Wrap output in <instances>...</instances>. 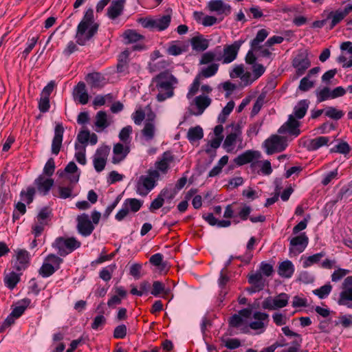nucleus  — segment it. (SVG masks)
I'll return each mask as SVG.
<instances>
[{
    "mask_svg": "<svg viewBox=\"0 0 352 352\" xmlns=\"http://www.w3.org/2000/svg\"><path fill=\"white\" fill-rule=\"evenodd\" d=\"M231 126L233 129V131L226 136L223 144V148L226 149L228 152H230L234 149L233 146L238 139L241 141V126L239 124H232Z\"/></svg>",
    "mask_w": 352,
    "mask_h": 352,
    "instance_id": "obj_13",
    "label": "nucleus"
},
{
    "mask_svg": "<svg viewBox=\"0 0 352 352\" xmlns=\"http://www.w3.org/2000/svg\"><path fill=\"white\" fill-rule=\"evenodd\" d=\"M294 273V266L291 261L286 260L279 263L278 274L280 276L289 278Z\"/></svg>",
    "mask_w": 352,
    "mask_h": 352,
    "instance_id": "obj_23",
    "label": "nucleus"
},
{
    "mask_svg": "<svg viewBox=\"0 0 352 352\" xmlns=\"http://www.w3.org/2000/svg\"><path fill=\"white\" fill-rule=\"evenodd\" d=\"M99 24L95 21L94 10L89 8L77 25L75 34L76 43L81 46L86 45L97 34Z\"/></svg>",
    "mask_w": 352,
    "mask_h": 352,
    "instance_id": "obj_1",
    "label": "nucleus"
},
{
    "mask_svg": "<svg viewBox=\"0 0 352 352\" xmlns=\"http://www.w3.org/2000/svg\"><path fill=\"white\" fill-rule=\"evenodd\" d=\"M317 100L321 102L331 98V90L329 87H325L316 93Z\"/></svg>",
    "mask_w": 352,
    "mask_h": 352,
    "instance_id": "obj_56",
    "label": "nucleus"
},
{
    "mask_svg": "<svg viewBox=\"0 0 352 352\" xmlns=\"http://www.w3.org/2000/svg\"><path fill=\"white\" fill-rule=\"evenodd\" d=\"M190 44L192 45V50L196 52H204L206 50L209 46L208 40L204 38L203 36L198 35L192 37L190 39Z\"/></svg>",
    "mask_w": 352,
    "mask_h": 352,
    "instance_id": "obj_26",
    "label": "nucleus"
},
{
    "mask_svg": "<svg viewBox=\"0 0 352 352\" xmlns=\"http://www.w3.org/2000/svg\"><path fill=\"white\" fill-rule=\"evenodd\" d=\"M345 300H352V287L345 289L340 294L338 304H346Z\"/></svg>",
    "mask_w": 352,
    "mask_h": 352,
    "instance_id": "obj_55",
    "label": "nucleus"
},
{
    "mask_svg": "<svg viewBox=\"0 0 352 352\" xmlns=\"http://www.w3.org/2000/svg\"><path fill=\"white\" fill-rule=\"evenodd\" d=\"M245 42L243 39L235 41L231 45H226L223 47V64H228L234 61L236 57L238 52Z\"/></svg>",
    "mask_w": 352,
    "mask_h": 352,
    "instance_id": "obj_10",
    "label": "nucleus"
},
{
    "mask_svg": "<svg viewBox=\"0 0 352 352\" xmlns=\"http://www.w3.org/2000/svg\"><path fill=\"white\" fill-rule=\"evenodd\" d=\"M204 137V131L200 126L191 127L188 129L187 138L190 142L198 141Z\"/></svg>",
    "mask_w": 352,
    "mask_h": 352,
    "instance_id": "obj_33",
    "label": "nucleus"
},
{
    "mask_svg": "<svg viewBox=\"0 0 352 352\" xmlns=\"http://www.w3.org/2000/svg\"><path fill=\"white\" fill-rule=\"evenodd\" d=\"M110 149V147L108 146H102L96 150L94 157L107 160Z\"/></svg>",
    "mask_w": 352,
    "mask_h": 352,
    "instance_id": "obj_54",
    "label": "nucleus"
},
{
    "mask_svg": "<svg viewBox=\"0 0 352 352\" xmlns=\"http://www.w3.org/2000/svg\"><path fill=\"white\" fill-rule=\"evenodd\" d=\"M208 8L210 12L225 16L229 15L232 10L231 6L224 3L223 0H210L208 3Z\"/></svg>",
    "mask_w": 352,
    "mask_h": 352,
    "instance_id": "obj_17",
    "label": "nucleus"
},
{
    "mask_svg": "<svg viewBox=\"0 0 352 352\" xmlns=\"http://www.w3.org/2000/svg\"><path fill=\"white\" fill-rule=\"evenodd\" d=\"M219 69V64L211 63L206 67H203L197 76H199V78H210L214 76Z\"/></svg>",
    "mask_w": 352,
    "mask_h": 352,
    "instance_id": "obj_34",
    "label": "nucleus"
},
{
    "mask_svg": "<svg viewBox=\"0 0 352 352\" xmlns=\"http://www.w3.org/2000/svg\"><path fill=\"white\" fill-rule=\"evenodd\" d=\"M214 55L213 54V52L212 51H208L206 53H204L201 58L199 60V65H207L209 63H213L212 62L214 61Z\"/></svg>",
    "mask_w": 352,
    "mask_h": 352,
    "instance_id": "obj_60",
    "label": "nucleus"
},
{
    "mask_svg": "<svg viewBox=\"0 0 352 352\" xmlns=\"http://www.w3.org/2000/svg\"><path fill=\"white\" fill-rule=\"evenodd\" d=\"M77 221V230L82 236H88L92 233L94 226L87 214H82L78 216Z\"/></svg>",
    "mask_w": 352,
    "mask_h": 352,
    "instance_id": "obj_14",
    "label": "nucleus"
},
{
    "mask_svg": "<svg viewBox=\"0 0 352 352\" xmlns=\"http://www.w3.org/2000/svg\"><path fill=\"white\" fill-rule=\"evenodd\" d=\"M309 101L307 100H301L294 108V117L296 119H302L305 116L309 108Z\"/></svg>",
    "mask_w": 352,
    "mask_h": 352,
    "instance_id": "obj_28",
    "label": "nucleus"
},
{
    "mask_svg": "<svg viewBox=\"0 0 352 352\" xmlns=\"http://www.w3.org/2000/svg\"><path fill=\"white\" fill-rule=\"evenodd\" d=\"M351 12H352V4L347 5L343 10L338 9L329 12L327 15V19L331 20L329 29L332 30L336 25L340 23Z\"/></svg>",
    "mask_w": 352,
    "mask_h": 352,
    "instance_id": "obj_9",
    "label": "nucleus"
},
{
    "mask_svg": "<svg viewBox=\"0 0 352 352\" xmlns=\"http://www.w3.org/2000/svg\"><path fill=\"white\" fill-rule=\"evenodd\" d=\"M130 152V147L129 144H123L122 143H116L113 148V156L112 157L111 162L114 164H118L123 161Z\"/></svg>",
    "mask_w": 352,
    "mask_h": 352,
    "instance_id": "obj_16",
    "label": "nucleus"
},
{
    "mask_svg": "<svg viewBox=\"0 0 352 352\" xmlns=\"http://www.w3.org/2000/svg\"><path fill=\"white\" fill-rule=\"evenodd\" d=\"M125 0H113L108 8V16L110 19H115L119 16L123 10Z\"/></svg>",
    "mask_w": 352,
    "mask_h": 352,
    "instance_id": "obj_24",
    "label": "nucleus"
},
{
    "mask_svg": "<svg viewBox=\"0 0 352 352\" xmlns=\"http://www.w3.org/2000/svg\"><path fill=\"white\" fill-rule=\"evenodd\" d=\"M268 36V32L265 29L258 31L256 37L251 41L250 45L252 50L261 49L260 43H262Z\"/></svg>",
    "mask_w": 352,
    "mask_h": 352,
    "instance_id": "obj_36",
    "label": "nucleus"
},
{
    "mask_svg": "<svg viewBox=\"0 0 352 352\" xmlns=\"http://www.w3.org/2000/svg\"><path fill=\"white\" fill-rule=\"evenodd\" d=\"M309 243V239L305 232L292 238L289 241V252L300 254L302 252Z\"/></svg>",
    "mask_w": 352,
    "mask_h": 352,
    "instance_id": "obj_11",
    "label": "nucleus"
},
{
    "mask_svg": "<svg viewBox=\"0 0 352 352\" xmlns=\"http://www.w3.org/2000/svg\"><path fill=\"white\" fill-rule=\"evenodd\" d=\"M263 122H256L249 125V128L247 131V135L248 137H252L256 135L262 126Z\"/></svg>",
    "mask_w": 352,
    "mask_h": 352,
    "instance_id": "obj_63",
    "label": "nucleus"
},
{
    "mask_svg": "<svg viewBox=\"0 0 352 352\" xmlns=\"http://www.w3.org/2000/svg\"><path fill=\"white\" fill-rule=\"evenodd\" d=\"M55 170V163L53 158L50 157L47 162H46L44 168H43V174L47 176H52L54 174Z\"/></svg>",
    "mask_w": 352,
    "mask_h": 352,
    "instance_id": "obj_59",
    "label": "nucleus"
},
{
    "mask_svg": "<svg viewBox=\"0 0 352 352\" xmlns=\"http://www.w3.org/2000/svg\"><path fill=\"white\" fill-rule=\"evenodd\" d=\"M155 30L163 31L166 30L170 25L171 16L170 15H164L162 17L155 19Z\"/></svg>",
    "mask_w": 352,
    "mask_h": 352,
    "instance_id": "obj_39",
    "label": "nucleus"
},
{
    "mask_svg": "<svg viewBox=\"0 0 352 352\" xmlns=\"http://www.w3.org/2000/svg\"><path fill=\"white\" fill-rule=\"evenodd\" d=\"M261 153L258 151L247 150L243 153L238 155L234 159L236 165L241 166L246 164L252 163L254 160L261 159Z\"/></svg>",
    "mask_w": 352,
    "mask_h": 352,
    "instance_id": "obj_15",
    "label": "nucleus"
},
{
    "mask_svg": "<svg viewBox=\"0 0 352 352\" xmlns=\"http://www.w3.org/2000/svg\"><path fill=\"white\" fill-rule=\"evenodd\" d=\"M45 261L51 262L52 263L44 262L39 269L38 273L43 278L52 276L60 268V265L63 261L61 258L54 254H49Z\"/></svg>",
    "mask_w": 352,
    "mask_h": 352,
    "instance_id": "obj_6",
    "label": "nucleus"
},
{
    "mask_svg": "<svg viewBox=\"0 0 352 352\" xmlns=\"http://www.w3.org/2000/svg\"><path fill=\"white\" fill-rule=\"evenodd\" d=\"M153 83L158 91L156 96L158 102H163L174 95V85L177 83L176 78L168 72H161L153 78Z\"/></svg>",
    "mask_w": 352,
    "mask_h": 352,
    "instance_id": "obj_2",
    "label": "nucleus"
},
{
    "mask_svg": "<svg viewBox=\"0 0 352 352\" xmlns=\"http://www.w3.org/2000/svg\"><path fill=\"white\" fill-rule=\"evenodd\" d=\"M122 36L124 40L125 44L136 43V42L144 38V36L143 35L138 33L134 30H130V29L126 30L123 33Z\"/></svg>",
    "mask_w": 352,
    "mask_h": 352,
    "instance_id": "obj_32",
    "label": "nucleus"
},
{
    "mask_svg": "<svg viewBox=\"0 0 352 352\" xmlns=\"http://www.w3.org/2000/svg\"><path fill=\"white\" fill-rule=\"evenodd\" d=\"M325 256L324 252H321L314 255L306 257L303 261L302 266L304 268L309 267L315 263H318L320 259Z\"/></svg>",
    "mask_w": 352,
    "mask_h": 352,
    "instance_id": "obj_42",
    "label": "nucleus"
},
{
    "mask_svg": "<svg viewBox=\"0 0 352 352\" xmlns=\"http://www.w3.org/2000/svg\"><path fill=\"white\" fill-rule=\"evenodd\" d=\"M116 295H113L107 302V305L111 308H115L117 305H120L122 299L126 296V291L122 287H116Z\"/></svg>",
    "mask_w": 352,
    "mask_h": 352,
    "instance_id": "obj_25",
    "label": "nucleus"
},
{
    "mask_svg": "<svg viewBox=\"0 0 352 352\" xmlns=\"http://www.w3.org/2000/svg\"><path fill=\"white\" fill-rule=\"evenodd\" d=\"M38 36H33L32 38H29L27 43V47L22 52V57L23 58H26L30 52L33 50V48L35 47L38 40Z\"/></svg>",
    "mask_w": 352,
    "mask_h": 352,
    "instance_id": "obj_52",
    "label": "nucleus"
},
{
    "mask_svg": "<svg viewBox=\"0 0 352 352\" xmlns=\"http://www.w3.org/2000/svg\"><path fill=\"white\" fill-rule=\"evenodd\" d=\"M143 136L146 140H151L155 135V126L153 122L151 121H146L144 127L142 131Z\"/></svg>",
    "mask_w": 352,
    "mask_h": 352,
    "instance_id": "obj_44",
    "label": "nucleus"
},
{
    "mask_svg": "<svg viewBox=\"0 0 352 352\" xmlns=\"http://www.w3.org/2000/svg\"><path fill=\"white\" fill-rule=\"evenodd\" d=\"M248 283L252 285H255L258 289H264L265 286V279L263 277L261 272H256L248 275Z\"/></svg>",
    "mask_w": 352,
    "mask_h": 352,
    "instance_id": "obj_30",
    "label": "nucleus"
},
{
    "mask_svg": "<svg viewBox=\"0 0 352 352\" xmlns=\"http://www.w3.org/2000/svg\"><path fill=\"white\" fill-rule=\"evenodd\" d=\"M331 289L332 286L329 283L316 289H314L313 291V293L316 296H317L320 299H324L329 295V294L331 292Z\"/></svg>",
    "mask_w": 352,
    "mask_h": 352,
    "instance_id": "obj_45",
    "label": "nucleus"
},
{
    "mask_svg": "<svg viewBox=\"0 0 352 352\" xmlns=\"http://www.w3.org/2000/svg\"><path fill=\"white\" fill-rule=\"evenodd\" d=\"M103 78L98 72L89 73L86 76V80L92 88L100 87L101 81Z\"/></svg>",
    "mask_w": 352,
    "mask_h": 352,
    "instance_id": "obj_37",
    "label": "nucleus"
},
{
    "mask_svg": "<svg viewBox=\"0 0 352 352\" xmlns=\"http://www.w3.org/2000/svg\"><path fill=\"white\" fill-rule=\"evenodd\" d=\"M160 173L158 170H149L148 175H142L136 185V192L140 195L146 196L155 186Z\"/></svg>",
    "mask_w": 352,
    "mask_h": 352,
    "instance_id": "obj_4",
    "label": "nucleus"
},
{
    "mask_svg": "<svg viewBox=\"0 0 352 352\" xmlns=\"http://www.w3.org/2000/svg\"><path fill=\"white\" fill-rule=\"evenodd\" d=\"M132 131L133 129L130 125L122 128L118 135L120 140L122 141L124 144H129L131 140V135Z\"/></svg>",
    "mask_w": 352,
    "mask_h": 352,
    "instance_id": "obj_43",
    "label": "nucleus"
},
{
    "mask_svg": "<svg viewBox=\"0 0 352 352\" xmlns=\"http://www.w3.org/2000/svg\"><path fill=\"white\" fill-rule=\"evenodd\" d=\"M64 128L61 124L56 125L54 129V135L52 143V153L57 155L61 148L63 138Z\"/></svg>",
    "mask_w": 352,
    "mask_h": 352,
    "instance_id": "obj_18",
    "label": "nucleus"
},
{
    "mask_svg": "<svg viewBox=\"0 0 352 352\" xmlns=\"http://www.w3.org/2000/svg\"><path fill=\"white\" fill-rule=\"evenodd\" d=\"M223 139V137H216L212 140L208 144V146L210 147L206 148V153L208 154H211L212 152V148L216 149L220 146Z\"/></svg>",
    "mask_w": 352,
    "mask_h": 352,
    "instance_id": "obj_57",
    "label": "nucleus"
},
{
    "mask_svg": "<svg viewBox=\"0 0 352 352\" xmlns=\"http://www.w3.org/2000/svg\"><path fill=\"white\" fill-rule=\"evenodd\" d=\"M95 125L102 129L107 128L109 125L107 121V115L105 111H100L97 113Z\"/></svg>",
    "mask_w": 352,
    "mask_h": 352,
    "instance_id": "obj_41",
    "label": "nucleus"
},
{
    "mask_svg": "<svg viewBox=\"0 0 352 352\" xmlns=\"http://www.w3.org/2000/svg\"><path fill=\"white\" fill-rule=\"evenodd\" d=\"M165 289V285L160 281L156 280L153 283V289L151 294L154 296H158Z\"/></svg>",
    "mask_w": 352,
    "mask_h": 352,
    "instance_id": "obj_61",
    "label": "nucleus"
},
{
    "mask_svg": "<svg viewBox=\"0 0 352 352\" xmlns=\"http://www.w3.org/2000/svg\"><path fill=\"white\" fill-rule=\"evenodd\" d=\"M20 274L12 272L5 276L4 283L10 289H13L20 281Z\"/></svg>",
    "mask_w": 352,
    "mask_h": 352,
    "instance_id": "obj_35",
    "label": "nucleus"
},
{
    "mask_svg": "<svg viewBox=\"0 0 352 352\" xmlns=\"http://www.w3.org/2000/svg\"><path fill=\"white\" fill-rule=\"evenodd\" d=\"M16 253V261L14 263V268L17 271H21L26 269L29 265L30 254L25 250H17Z\"/></svg>",
    "mask_w": 352,
    "mask_h": 352,
    "instance_id": "obj_19",
    "label": "nucleus"
},
{
    "mask_svg": "<svg viewBox=\"0 0 352 352\" xmlns=\"http://www.w3.org/2000/svg\"><path fill=\"white\" fill-rule=\"evenodd\" d=\"M286 140L285 138L273 135L270 138L267 139L264 145L266 148V153L268 155L273 154L276 151H282L286 147Z\"/></svg>",
    "mask_w": 352,
    "mask_h": 352,
    "instance_id": "obj_8",
    "label": "nucleus"
},
{
    "mask_svg": "<svg viewBox=\"0 0 352 352\" xmlns=\"http://www.w3.org/2000/svg\"><path fill=\"white\" fill-rule=\"evenodd\" d=\"M200 78L199 76H196L192 83L191 84L188 92L187 94V98L190 99L199 90L200 86Z\"/></svg>",
    "mask_w": 352,
    "mask_h": 352,
    "instance_id": "obj_53",
    "label": "nucleus"
},
{
    "mask_svg": "<svg viewBox=\"0 0 352 352\" xmlns=\"http://www.w3.org/2000/svg\"><path fill=\"white\" fill-rule=\"evenodd\" d=\"M35 189L34 187L29 186L27 188V191L22 190L20 193V196L22 200L25 201L28 204H30L33 201L34 195L35 194Z\"/></svg>",
    "mask_w": 352,
    "mask_h": 352,
    "instance_id": "obj_49",
    "label": "nucleus"
},
{
    "mask_svg": "<svg viewBox=\"0 0 352 352\" xmlns=\"http://www.w3.org/2000/svg\"><path fill=\"white\" fill-rule=\"evenodd\" d=\"M299 126L300 122L298 119L295 118L293 115H289L287 121L279 128L278 132L280 134L287 133L297 137L300 133Z\"/></svg>",
    "mask_w": 352,
    "mask_h": 352,
    "instance_id": "obj_12",
    "label": "nucleus"
},
{
    "mask_svg": "<svg viewBox=\"0 0 352 352\" xmlns=\"http://www.w3.org/2000/svg\"><path fill=\"white\" fill-rule=\"evenodd\" d=\"M309 76H305L302 78L300 81L298 86V88L300 90L302 91H307L309 89H310L311 87H314V83L313 81L309 80Z\"/></svg>",
    "mask_w": 352,
    "mask_h": 352,
    "instance_id": "obj_58",
    "label": "nucleus"
},
{
    "mask_svg": "<svg viewBox=\"0 0 352 352\" xmlns=\"http://www.w3.org/2000/svg\"><path fill=\"white\" fill-rule=\"evenodd\" d=\"M51 214V210L47 207L43 208L38 212L36 218L37 221L41 222L47 225L48 221L50 220V216Z\"/></svg>",
    "mask_w": 352,
    "mask_h": 352,
    "instance_id": "obj_50",
    "label": "nucleus"
},
{
    "mask_svg": "<svg viewBox=\"0 0 352 352\" xmlns=\"http://www.w3.org/2000/svg\"><path fill=\"white\" fill-rule=\"evenodd\" d=\"M129 52L127 50L122 52L118 57V63L117 64V71L123 72L127 67Z\"/></svg>",
    "mask_w": 352,
    "mask_h": 352,
    "instance_id": "obj_38",
    "label": "nucleus"
},
{
    "mask_svg": "<svg viewBox=\"0 0 352 352\" xmlns=\"http://www.w3.org/2000/svg\"><path fill=\"white\" fill-rule=\"evenodd\" d=\"M24 305L15 307L11 311L12 316H14L16 319L23 315L27 307L30 303V300L28 298L23 299Z\"/></svg>",
    "mask_w": 352,
    "mask_h": 352,
    "instance_id": "obj_51",
    "label": "nucleus"
},
{
    "mask_svg": "<svg viewBox=\"0 0 352 352\" xmlns=\"http://www.w3.org/2000/svg\"><path fill=\"white\" fill-rule=\"evenodd\" d=\"M116 268V264L104 267L99 273V277L104 281H109L112 277V273Z\"/></svg>",
    "mask_w": 352,
    "mask_h": 352,
    "instance_id": "obj_48",
    "label": "nucleus"
},
{
    "mask_svg": "<svg viewBox=\"0 0 352 352\" xmlns=\"http://www.w3.org/2000/svg\"><path fill=\"white\" fill-rule=\"evenodd\" d=\"M124 205L128 208L129 211L131 210L133 212H136L141 208L142 201L135 198H129L125 199Z\"/></svg>",
    "mask_w": 352,
    "mask_h": 352,
    "instance_id": "obj_40",
    "label": "nucleus"
},
{
    "mask_svg": "<svg viewBox=\"0 0 352 352\" xmlns=\"http://www.w3.org/2000/svg\"><path fill=\"white\" fill-rule=\"evenodd\" d=\"M335 152L346 155L351 151V147L346 142H341L337 144L333 150Z\"/></svg>",
    "mask_w": 352,
    "mask_h": 352,
    "instance_id": "obj_64",
    "label": "nucleus"
},
{
    "mask_svg": "<svg viewBox=\"0 0 352 352\" xmlns=\"http://www.w3.org/2000/svg\"><path fill=\"white\" fill-rule=\"evenodd\" d=\"M292 64L293 67L296 69V78L302 76L311 66L308 50L300 49L293 58Z\"/></svg>",
    "mask_w": 352,
    "mask_h": 352,
    "instance_id": "obj_5",
    "label": "nucleus"
},
{
    "mask_svg": "<svg viewBox=\"0 0 352 352\" xmlns=\"http://www.w3.org/2000/svg\"><path fill=\"white\" fill-rule=\"evenodd\" d=\"M81 245L80 241L74 237L59 236L56 239L52 244L54 248L60 256H65L79 248Z\"/></svg>",
    "mask_w": 352,
    "mask_h": 352,
    "instance_id": "obj_3",
    "label": "nucleus"
},
{
    "mask_svg": "<svg viewBox=\"0 0 352 352\" xmlns=\"http://www.w3.org/2000/svg\"><path fill=\"white\" fill-rule=\"evenodd\" d=\"M253 318L255 319V321L251 322L249 324V327L250 329L253 330H258L261 329L265 328V323L269 321V315L266 313H263L260 311H256L253 314Z\"/></svg>",
    "mask_w": 352,
    "mask_h": 352,
    "instance_id": "obj_22",
    "label": "nucleus"
},
{
    "mask_svg": "<svg viewBox=\"0 0 352 352\" xmlns=\"http://www.w3.org/2000/svg\"><path fill=\"white\" fill-rule=\"evenodd\" d=\"M211 99L206 96L200 95L195 98V103L198 109V112L195 113L196 116L202 114L204 110L211 104Z\"/></svg>",
    "mask_w": 352,
    "mask_h": 352,
    "instance_id": "obj_29",
    "label": "nucleus"
},
{
    "mask_svg": "<svg viewBox=\"0 0 352 352\" xmlns=\"http://www.w3.org/2000/svg\"><path fill=\"white\" fill-rule=\"evenodd\" d=\"M126 327L125 324H120L117 326L113 331V337L116 339H122L126 335Z\"/></svg>",
    "mask_w": 352,
    "mask_h": 352,
    "instance_id": "obj_62",
    "label": "nucleus"
},
{
    "mask_svg": "<svg viewBox=\"0 0 352 352\" xmlns=\"http://www.w3.org/2000/svg\"><path fill=\"white\" fill-rule=\"evenodd\" d=\"M344 114V113L342 111L338 110L333 107H329L325 111L326 116L336 120L341 119L343 117Z\"/></svg>",
    "mask_w": 352,
    "mask_h": 352,
    "instance_id": "obj_47",
    "label": "nucleus"
},
{
    "mask_svg": "<svg viewBox=\"0 0 352 352\" xmlns=\"http://www.w3.org/2000/svg\"><path fill=\"white\" fill-rule=\"evenodd\" d=\"M34 184L36 186L37 190L40 193L46 195L54 185V179L45 178L41 175L35 179Z\"/></svg>",
    "mask_w": 352,
    "mask_h": 352,
    "instance_id": "obj_20",
    "label": "nucleus"
},
{
    "mask_svg": "<svg viewBox=\"0 0 352 352\" xmlns=\"http://www.w3.org/2000/svg\"><path fill=\"white\" fill-rule=\"evenodd\" d=\"M187 47L179 41H173L167 48V54L171 56H178L186 52Z\"/></svg>",
    "mask_w": 352,
    "mask_h": 352,
    "instance_id": "obj_31",
    "label": "nucleus"
},
{
    "mask_svg": "<svg viewBox=\"0 0 352 352\" xmlns=\"http://www.w3.org/2000/svg\"><path fill=\"white\" fill-rule=\"evenodd\" d=\"M74 98L75 100H78L81 104H86L89 101V94L86 90V86L85 82H79L77 85L74 87Z\"/></svg>",
    "mask_w": 352,
    "mask_h": 352,
    "instance_id": "obj_21",
    "label": "nucleus"
},
{
    "mask_svg": "<svg viewBox=\"0 0 352 352\" xmlns=\"http://www.w3.org/2000/svg\"><path fill=\"white\" fill-rule=\"evenodd\" d=\"M289 296L285 293H280L272 298H266L262 302V307L264 309L275 310L285 307L288 304Z\"/></svg>",
    "mask_w": 352,
    "mask_h": 352,
    "instance_id": "obj_7",
    "label": "nucleus"
},
{
    "mask_svg": "<svg viewBox=\"0 0 352 352\" xmlns=\"http://www.w3.org/2000/svg\"><path fill=\"white\" fill-rule=\"evenodd\" d=\"M329 142V137L319 136L310 140L307 144V148L310 151H316L320 147L327 145Z\"/></svg>",
    "mask_w": 352,
    "mask_h": 352,
    "instance_id": "obj_27",
    "label": "nucleus"
},
{
    "mask_svg": "<svg viewBox=\"0 0 352 352\" xmlns=\"http://www.w3.org/2000/svg\"><path fill=\"white\" fill-rule=\"evenodd\" d=\"M75 149L76 150V153L75 154L76 161L79 164L85 165L87 162L85 157V146H80L78 143H76Z\"/></svg>",
    "mask_w": 352,
    "mask_h": 352,
    "instance_id": "obj_46",
    "label": "nucleus"
}]
</instances>
